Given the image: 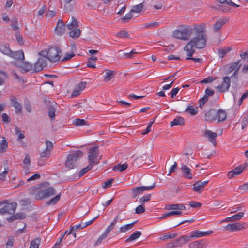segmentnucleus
Returning <instances> with one entry per match:
<instances>
[{
    "instance_id": "nucleus-33",
    "label": "nucleus",
    "mask_w": 248,
    "mask_h": 248,
    "mask_svg": "<svg viewBox=\"0 0 248 248\" xmlns=\"http://www.w3.org/2000/svg\"><path fill=\"white\" fill-rule=\"evenodd\" d=\"M204 186L201 184V181H197L193 185V190L198 193H201Z\"/></svg>"
},
{
    "instance_id": "nucleus-26",
    "label": "nucleus",
    "mask_w": 248,
    "mask_h": 248,
    "mask_svg": "<svg viewBox=\"0 0 248 248\" xmlns=\"http://www.w3.org/2000/svg\"><path fill=\"white\" fill-rule=\"evenodd\" d=\"M243 171V168L241 166H238L228 173V177L231 179L234 175H239Z\"/></svg>"
},
{
    "instance_id": "nucleus-5",
    "label": "nucleus",
    "mask_w": 248,
    "mask_h": 248,
    "mask_svg": "<svg viewBox=\"0 0 248 248\" xmlns=\"http://www.w3.org/2000/svg\"><path fill=\"white\" fill-rule=\"evenodd\" d=\"M241 60H238L237 62H232L225 66V74H229L232 71H234L233 74L231 76L232 82L236 83L238 78V72L241 67L240 64Z\"/></svg>"
},
{
    "instance_id": "nucleus-11",
    "label": "nucleus",
    "mask_w": 248,
    "mask_h": 248,
    "mask_svg": "<svg viewBox=\"0 0 248 248\" xmlns=\"http://www.w3.org/2000/svg\"><path fill=\"white\" fill-rule=\"evenodd\" d=\"M47 60L46 59L43 57H39L37 61L34 64V70L36 72H39L43 70V69L46 67Z\"/></svg>"
},
{
    "instance_id": "nucleus-42",
    "label": "nucleus",
    "mask_w": 248,
    "mask_h": 248,
    "mask_svg": "<svg viewBox=\"0 0 248 248\" xmlns=\"http://www.w3.org/2000/svg\"><path fill=\"white\" fill-rule=\"evenodd\" d=\"M81 34V31L79 29H74L69 33L70 37L73 38H78Z\"/></svg>"
},
{
    "instance_id": "nucleus-20",
    "label": "nucleus",
    "mask_w": 248,
    "mask_h": 248,
    "mask_svg": "<svg viewBox=\"0 0 248 248\" xmlns=\"http://www.w3.org/2000/svg\"><path fill=\"white\" fill-rule=\"evenodd\" d=\"M181 169L184 177L188 179H191L193 178L192 174L191 173V169L187 166L182 164Z\"/></svg>"
},
{
    "instance_id": "nucleus-54",
    "label": "nucleus",
    "mask_w": 248,
    "mask_h": 248,
    "mask_svg": "<svg viewBox=\"0 0 248 248\" xmlns=\"http://www.w3.org/2000/svg\"><path fill=\"white\" fill-rule=\"evenodd\" d=\"M145 211V209L144 203H142L141 205L137 206L135 209V213L138 214L143 213Z\"/></svg>"
},
{
    "instance_id": "nucleus-39",
    "label": "nucleus",
    "mask_w": 248,
    "mask_h": 248,
    "mask_svg": "<svg viewBox=\"0 0 248 248\" xmlns=\"http://www.w3.org/2000/svg\"><path fill=\"white\" fill-rule=\"evenodd\" d=\"M15 133L17 136V140L20 142H21V140L25 138V135L24 134L22 133V132L20 129L17 126H16L15 128Z\"/></svg>"
},
{
    "instance_id": "nucleus-14",
    "label": "nucleus",
    "mask_w": 248,
    "mask_h": 248,
    "mask_svg": "<svg viewBox=\"0 0 248 248\" xmlns=\"http://www.w3.org/2000/svg\"><path fill=\"white\" fill-rule=\"evenodd\" d=\"M217 110L215 109H210L204 114V119L206 121L212 122L217 120Z\"/></svg>"
},
{
    "instance_id": "nucleus-25",
    "label": "nucleus",
    "mask_w": 248,
    "mask_h": 248,
    "mask_svg": "<svg viewBox=\"0 0 248 248\" xmlns=\"http://www.w3.org/2000/svg\"><path fill=\"white\" fill-rule=\"evenodd\" d=\"M0 51L3 54L9 56L11 53V50L8 44L2 42L0 43Z\"/></svg>"
},
{
    "instance_id": "nucleus-41",
    "label": "nucleus",
    "mask_w": 248,
    "mask_h": 248,
    "mask_svg": "<svg viewBox=\"0 0 248 248\" xmlns=\"http://www.w3.org/2000/svg\"><path fill=\"white\" fill-rule=\"evenodd\" d=\"M232 50V47H227L218 50V55L220 58H223L226 54Z\"/></svg>"
},
{
    "instance_id": "nucleus-7",
    "label": "nucleus",
    "mask_w": 248,
    "mask_h": 248,
    "mask_svg": "<svg viewBox=\"0 0 248 248\" xmlns=\"http://www.w3.org/2000/svg\"><path fill=\"white\" fill-rule=\"evenodd\" d=\"M99 154L98 146H93L89 149L88 159L89 163L93 162V165L98 164L99 161H96Z\"/></svg>"
},
{
    "instance_id": "nucleus-61",
    "label": "nucleus",
    "mask_w": 248,
    "mask_h": 248,
    "mask_svg": "<svg viewBox=\"0 0 248 248\" xmlns=\"http://www.w3.org/2000/svg\"><path fill=\"white\" fill-rule=\"evenodd\" d=\"M8 168H5L4 171L0 173V179L2 181H4L6 178V176L8 173Z\"/></svg>"
},
{
    "instance_id": "nucleus-60",
    "label": "nucleus",
    "mask_w": 248,
    "mask_h": 248,
    "mask_svg": "<svg viewBox=\"0 0 248 248\" xmlns=\"http://www.w3.org/2000/svg\"><path fill=\"white\" fill-rule=\"evenodd\" d=\"M117 36L119 37L123 38H128L129 36L128 32L125 31H121L117 33Z\"/></svg>"
},
{
    "instance_id": "nucleus-16",
    "label": "nucleus",
    "mask_w": 248,
    "mask_h": 248,
    "mask_svg": "<svg viewBox=\"0 0 248 248\" xmlns=\"http://www.w3.org/2000/svg\"><path fill=\"white\" fill-rule=\"evenodd\" d=\"M190 236L183 235L175 240L176 247H182L183 245L191 241Z\"/></svg>"
},
{
    "instance_id": "nucleus-44",
    "label": "nucleus",
    "mask_w": 248,
    "mask_h": 248,
    "mask_svg": "<svg viewBox=\"0 0 248 248\" xmlns=\"http://www.w3.org/2000/svg\"><path fill=\"white\" fill-rule=\"evenodd\" d=\"M86 121L84 119H76L73 121V124L76 126H80L87 125Z\"/></svg>"
},
{
    "instance_id": "nucleus-29",
    "label": "nucleus",
    "mask_w": 248,
    "mask_h": 248,
    "mask_svg": "<svg viewBox=\"0 0 248 248\" xmlns=\"http://www.w3.org/2000/svg\"><path fill=\"white\" fill-rule=\"evenodd\" d=\"M217 120H218V122H223L226 119L227 114L224 110L219 109L218 111H217Z\"/></svg>"
},
{
    "instance_id": "nucleus-50",
    "label": "nucleus",
    "mask_w": 248,
    "mask_h": 248,
    "mask_svg": "<svg viewBox=\"0 0 248 248\" xmlns=\"http://www.w3.org/2000/svg\"><path fill=\"white\" fill-rule=\"evenodd\" d=\"M61 193L57 195L55 197L52 198L49 201L47 202L46 204L48 205L51 204H55L61 198Z\"/></svg>"
},
{
    "instance_id": "nucleus-36",
    "label": "nucleus",
    "mask_w": 248,
    "mask_h": 248,
    "mask_svg": "<svg viewBox=\"0 0 248 248\" xmlns=\"http://www.w3.org/2000/svg\"><path fill=\"white\" fill-rule=\"evenodd\" d=\"M93 166V162H92V163H89V164L86 167L83 168L82 170H81L79 172V177H81L87 172H88L90 170H91Z\"/></svg>"
},
{
    "instance_id": "nucleus-30",
    "label": "nucleus",
    "mask_w": 248,
    "mask_h": 248,
    "mask_svg": "<svg viewBox=\"0 0 248 248\" xmlns=\"http://www.w3.org/2000/svg\"><path fill=\"white\" fill-rule=\"evenodd\" d=\"M141 235V232L140 231H135L132 234L130 235L126 240L125 242H129L134 241L137 238H139Z\"/></svg>"
},
{
    "instance_id": "nucleus-47",
    "label": "nucleus",
    "mask_w": 248,
    "mask_h": 248,
    "mask_svg": "<svg viewBox=\"0 0 248 248\" xmlns=\"http://www.w3.org/2000/svg\"><path fill=\"white\" fill-rule=\"evenodd\" d=\"M8 143L4 138L0 143V153L5 152L7 148Z\"/></svg>"
},
{
    "instance_id": "nucleus-58",
    "label": "nucleus",
    "mask_w": 248,
    "mask_h": 248,
    "mask_svg": "<svg viewBox=\"0 0 248 248\" xmlns=\"http://www.w3.org/2000/svg\"><path fill=\"white\" fill-rule=\"evenodd\" d=\"M189 205L192 208H200L202 206V204L201 203L192 201L189 202Z\"/></svg>"
},
{
    "instance_id": "nucleus-23",
    "label": "nucleus",
    "mask_w": 248,
    "mask_h": 248,
    "mask_svg": "<svg viewBox=\"0 0 248 248\" xmlns=\"http://www.w3.org/2000/svg\"><path fill=\"white\" fill-rule=\"evenodd\" d=\"M26 217V215L24 213H17L11 216V217H7V220L9 222H12L15 220L17 219H24Z\"/></svg>"
},
{
    "instance_id": "nucleus-1",
    "label": "nucleus",
    "mask_w": 248,
    "mask_h": 248,
    "mask_svg": "<svg viewBox=\"0 0 248 248\" xmlns=\"http://www.w3.org/2000/svg\"><path fill=\"white\" fill-rule=\"evenodd\" d=\"M205 29V23L194 25L193 31L196 33V36L192 38L184 48V50L187 52V56H192L193 54L195 52L194 47L202 49L205 46L207 41Z\"/></svg>"
},
{
    "instance_id": "nucleus-19",
    "label": "nucleus",
    "mask_w": 248,
    "mask_h": 248,
    "mask_svg": "<svg viewBox=\"0 0 248 248\" xmlns=\"http://www.w3.org/2000/svg\"><path fill=\"white\" fill-rule=\"evenodd\" d=\"M10 99L12 106L16 109V113H21L22 107L21 104L17 102L16 98L14 96H11Z\"/></svg>"
},
{
    "instance_id": "nucleus-3",
    "label": "nucleus",
    "mask_w": 248,
    "mask_h": 248,
    "mask_svg": "<svg viewBox=\"0 0 248 248\" xmlns=\"http://www.w3.org/2000/svg\"><path fill=\"white\" fill-rule=\"evenodd\" d=\"M37 188L31 187L28 189L29 195H34L36 200H42L49 198L56 194V191L54 187H51L46 189L39 190L35 192L33 190Z\"/></svg>"
},
{
    "instance_id": "nucleus-53",
    "label": "nucleus",
    "mask_w": 248,
    "mask_h": 248,
    "mask_svg": "<svg viewBox=\"0 0 248 248\" xmlns=\"http://www.w3.org/2000/svg\"><path fill=\"white\" fill-rule=\"evenodd\" d=\"M7 74L2 71H0V85H2L4 80L7 78Z\"/></svg>"
},
{
    "instance_id": "nucleus-63",
    "label": "nucleus",
    "mask_w": 248,
    "mask_h": 248,
    "mask_svg": "<svg viewBox=\"0 0 248 248\" xmlns=\"http://www.w3.org/2000/svg\"><path fill=\"white\" fill-rule=\"evenodd\" d=\"M248 123V115H245L242 121V129H243Z\"/></svg>"
},
{
    "instance_id": "nucleus-52",
    "label": "nucleus",
    "mask_w": 248,
    "mask_h": 248,
    "mask_svg": "<svg viewBox=\"0 0 248 248\" xmlns=\"http://www.w3.org/2000/svg\"><path fill=\"white\" fill-rule=\"evenodd\" d=\"M50 156V152L46 149H45L43 151H42L40 154V158L45 159L46 158H48Z\"/></svg>"
},
{
    "instance_id": "nucleus-38",
    "label": "nucleus",
    "mask_w": 248,
    "mask_h": 248,
    "mask_svg": "<svg viewBox=\"0 0 248 248\" xmlns=\"http://www.w3.org/2000/svg\"><path fill=\"white\" fill-rule=\"evenodd\" d=\"M114 76L113 71L111 70H106L104 76V80L110 81Z\"/></svg>"
},
{
    "instance_id": "nucleus-43",
    "label": "nucleus",
    "mask_w": 248,
    "mask_h": 248,
    "mask_svg": "<svg viewBox=\"0 0 248 248\" xmlns=\"http://www.w3.org/2000/svg\"><path fill=\"white\" fill-rule=\"evenodd\" d=\"M186 112H187L191 115H195L198 113V107H196L195 108L192 106H189L185 110Z\"/></svg>"
},
{
    "instance_id": "nucleus-21",
    "label": "nucleus",
    "mask_w": 248,
    "mask_h": 248,
    "mask_svg": "<svg viewBox=\"0 0 248 248\" xmlns=\"http://www.w3.org/2000/svg\"><path fill=\"white\" fill-rule=\"evenodd\" d=\"M83 223H81L80 224L76 225L74 226H71L70 230L68 232V233L67 234V235L66 236V237L65 238V240L66 239H69L71 238V237H73L74 238H76V233H73V232L74 231H75L78 229L84 228V227H83Z\"/></svg>"
},
{
    "instance_id": "nucleus-48",
    "label": "nucleus",
    "mask_w": 248,
    "mask_h": 248,
    "mask_svg": "<svg viewBox=\"0 0 248 248\" xmlns=\"http://www.w3.org/2000/svg\"><path fill=\"white\" fill-rule=\"evenodd\" d=\"M17 22L18 20L16 17H13L11 20V26L14 31L19 29Z\"/></svg>"
},
{
    "instance_id": "nucleus-59",
    "label": "nucleus",
    "mask_w": 248,
    "mask_h": 248,
    "mask_svg": "<svg viewBox=\"0 0 248 248\" xmlns=\"http://www.w3.org/2000/svg\"><path fill=\"white\" fill-rule=\"evenodd\" d=\"M15 239L14 236H10L8 237V241L6 244V247L8 248V247H12L13 246L14 244Z\"/></svg>"
},
{
    "instance_id": "nucleus-49",
    "label": "nucleus",
    "mask_w": 248,
    "mask_h": 248,
    "mask_svg": "<svg viewBox=\"0 0 248 248\" xmlns=\"http://www.w3.org/2000/svg\"><path fill=\"white\" fill-rule=\"evenodd\" d=\"M143 8V5L142 3H140L138 5H135L133 7L131 10V12L133 13H140L141 12Z\"/></svg>"
},
{
    "instance_id": "nucleus-32",
    "label": "nucleus",
    "mask_w": 248,
    "mask_h": 248,
    "mask_svg": "<svg viewBox=\"0 0 248 248\" xmlns=\"http://www.w3.org/2000/svg\"><path fill=\"white\" fill-rule=\"evenodd\" d=\"M128 167V165L126 163H124L121 165V164H119L117 165L114 166L113 167V170L114 171H120L122 172L125 170Z\"/></svg>"
},
{
    "instance_id": "nucleus-40",
    "label": "nucleus",
    "mask_w": 248,
    "mask_h": 248,
    "mask_svg": "<svg viewBox=\"0 0 248 248\" xmlns=\"http://www.w3.org/2000/svg\"><path fill=\"white\" fill-rule=\"evenodd\" d=\"M41 241V239L40 238H37L36 239L31 241V242L29 248H39Z\"/></svg>"
},
{
    "instance_id": "nucleus-35",
    "label": "nucleus",
    "mask_w": 248,
    "mask_h": 248,
    "mask_svg": "<svg viewBox=\"0 0 248 248\" xmlns=\"http://www.w3.org/2000/svg\"><path fill=\"white\" fill-rule=\"evenodd\" d=\"M203 245V242L201 241H195L190 243L188 247L189 248H202Z\"/></svg>"
},
{
    "instance_id": "nucleus-24",
    "label": "nucleus",
    "mask_w": 248,
    "mask_h": 248,
    "mask_svg": "<svg viewBox=\"0 0 248 248\" xmlns=\"http://www.w3.org/2000/svg\"><path fill=\"white\" fill-rule=\"evenodd\" d=\"M228 19H219L215 23L213 26V30L215 32H217L221 28V27L224 25L227 21Z\"/></svg>"
},
{
    "instance_id": "nucleus-34",
    "label": "nucleus",
    "mask_w": 248,
    "mask_h": 248,
    "mask_svg": "<svg viewBox=\"0 0 248 248\" xmlns=\"http://www.w3.org/2000/svg\"><path fill=\"white\" fill-rule=\"evenodd\" d=\"M136 222V221H135L131 223L127 224L121 227L119 229V232H124L128 231L133 227Z\"/></svg>"
},
{
    "instance_id": "nucleus-12",
    "label": "nucleus",
    "mask_w": 248,
    "mask_h": 248,
    "mask_svg": "<svg viewBox=\"0 0 248 248\" xmlns=\"http://www.w3.org/2000/svg\"><path fill=\"white\" fill-rule=\"evenodd\" d=\"M57 105L55 102L49 101L47 104V108L48 110V115L51 120H53L55 117L56 106Z\"/></svg>"
},
{
    "instance_id": "nucleus-10",
    "label": "nucleus",
    "mask_w": 248,
    "mask_h": 248,
    "mask_svg": "<svg viewBox=\"0 0 248 248\" xmlns=\"http://www.w3.org/2000/svg\"><path fill=\"white\" fill-rule=\"evenodd\" d=\"M231 77L229 76H225L223 78L222 83L217 87L220 92L223 93L229 90L231 85Z\"/></svg>"
},
{
    "instance_id": "nucleus-28",
    "label": "nucleus",
    "mask_w": 248,
    "mask_h": 248,
    "mask_svg": "<svg viewBox=\"0 0 248 248\" xmlns=\"http://www.w3.org/2000/svg\"><path fill=\"white\" fill-rule=\"evenodd\" d=\"M184 119L181 116H177L173 121L171 122L170 125L171 126L173 127L174 126L183 125L184 124Z\"/></svg>"
},
{
    "instance_id": "nucleus-45",
    "label": "nucleus",
    "mask_w": 248,
    "mask_h": 248,
    "mask_svg": "<svg viewBox=\"0 0 248 248\" xmlns=\"http://www.w3.org/2000/svg\"><path fill=\"white\" fill-rule=\"evenodd\" d=\"M110 232H108L107 230H105V231L104 232L102 233V235H101L98 238L96 242V244H95V245L98 244H100L102 242V241L104 240L105 239H106L108 235V234Z\"/></svg>"
},
{
    "instance_id": "nucleus-31",
    "label": "nucleus",
    "mask_w": 248,
    "mask_h": 248,
    "mask_svg": "<svg viewBox=\"0 0 248 248\" xmlns=\"http://www.w3.org/2000/svg\"><path fill=\"white\" fill-rule=\"evenodd\" d=\"M182 213V212L180 211H171L170 212L162 215V216L160 217V219H164L168 217L174 215H181Z\"/></svg>"
},
{
    "instance_id": "nucleus-9",
    "label": "nucleus",
    "mask_w": 248,
    "mask_h": 248,
    "mask_svg": "<svg viewBox=\"0 0 248 248\" xmlns=\"http://www.w3.org/2000/svg\"><path fill=\"white\" fill-rule=\"evenodd\" d=\"M17 206V204L15 202L7 204L0 209V214H13L16 210Z\"/></svg>"
},
{
    "instance_id": "nucleus-46",
    "label": "nucleus",
    "mask_w": 248,
    "mask_h": 248,
    "mask_svg": "<svg viewBox=\"0 0 248 248\" xmlns=\"http://www.w3.org/2000/svg\"><path fill=\"white\" fill-rule=\"evenodd\" d=\"M21 67L25 71V72H28L32 69L33 65L27 62H23Z\"/></svg>"
},
{
    "instance_id": "nucleus-27",
    "label": "nucleus",
    "mask_w": 248,
    "mask_h": 248,
    "mask_svg": "<svg viewBox=\"0 0 248 248\" xmlns=\"http://www.w3.org/2000/svg\"><path fill=\"white\" fill-rule=\"evenodd\" d=\"M165 209L167 210H183L186 209L183 204H173L166 205Z\"/></svg>"
},
{
    "instance_id": "nucleus-22",
    "label": "nucleus",
    "mask_w": 248,
    "mask_h": 248,
    "mask_svg": "<svg viewBox=\"0 0 248 248\" xmlns=\"http://www.w3.org/2000/svg\"><path fill=\"white\" fill-rule=\"evenodd\" d=\"M9 56L17 60L23 61L25 59L24 54L22 50L17 51H13L11 50V53L9 54Z\"/></svg>"
},
{
    "instance_id": "nucleus-18",
    "label": "nucleus",
    "mask_w": 248,
    "mask_h": 248,
    "mask_svg": "<svg viewBox=\"0 0 248 248\" xmlns=\"http://www.w3.org/2000/svg\"><path fill=\"white\" fill-rule=\"evenodd\" d=\"M213 231H209L206 232H201L199 230H196L195 231H192L190 232V237L191 238H199L201 237L205 236H207L208 235L211 234L212 233Z\"/></svg>"
},
{
    "instance_id": "nucleus-62",
    "label": "nucleus",
    "mask_w": 248,
    "mask_h": 248,
    "mask_svg": "<svg viewBox=\"0 0 248 248\" xmlns=\"http://www.w3.org/2000/svg\"><path fill=\"white\" fill-rule=\"evenodd\" d=\"M45 143L46 145V148L45 149L51 151L53 147V144L51 141H49L48 140H46L45 141Z\"/></svg>"
},
{
    "instance_id": "nucleus-64",
    "label": "nucleus",
    "mask_w": 248,
    "mask_h": 248,
    "mask_svg": "<svg viewBox=\"0 0 248 248\" xmlns=\"http://www.w3.org/2000/svg\"><path fill=\"white\" fill-rule=\"evenodd\" d=\"M240 56L242 59L248 62V49L246 52H241Z\"/></svg>"
},
{
    "instance_id": "nucleus-56",
    "label": "nucleus",
    "mask_w": 248,
    "mask_h": 248,
    "mask_svg": "<svg viewBox=\"0 0 248 248\" xmlns=\"http://www.w3.org/2000/svg\"><path fill=\"white\" fill-rule=\"evenodd\" d=\"M208 100V97L206 95H205L202 98H201L199 100V107L202 108Z\"/></svg>"
},
{
    "instance_id": "nucleus-55",
    "label": "nucleus",
    "mask_w": 248,
    "mask_h": 248,
    "mask_svg": "<svg viewBox=\"0 0 248 248\" xmlns=\"http://www.w3.org/2000/svg\"><path fill=\"white\" fill-rule=\"evenodd\" d=\"M177 235V233H173V234H169L168 233H166L164 234V235L160 238V239L162 240H167L168 239H173L175 238Z\"/></svg>"
},
{
    "instance_id": "nucleus-4",
    "label": "nucleus",
    "mask_w": 248,
    "mask_h": 248,
    "mask_svg": "<svg viewBox=\"0 0 248 248\" xmlns=\"http://www.w3.org/2000/svg\"><path fill=\"white\" fill-rule=\"evenodd\" d=\"M193 30V27L190 26L183 27L182 29L174 30L172 32V36L180 40H188Z\"/></svg>"
},
{
    "instance_id": "nucleus-13",
    "label": "nucleus",
    "mask_w": 248,
    "mask_h": 248,
    "mask_svg": "<svg viewBox=\"0 0 248 248\" xmlns=\"http://www.w3.org/2000/svg\"><path fill=\"white\" fill-rule=\"evenodd\" d=\"M244 223H235L232 224H228L225 228L224 229L226 231H237L244 228Z\"/></svg>"
},
{
    "instance_id": "nucleus-57",
    "label": "nucleus",
    "mask_w": 248,
    "mask_h": 248,
    "mask_svg": "<svg viewBox=\"0 0 248 248\" xmlns=\"http://www.w3.org/2000/svg\"><path fill=\"white\" fill-rule=\"evenodd\" d=\"M215 78L212 76H208V77L205 78L204 79L200 81L201 83H211L213 81H214Z\"/></svg>"
},
{
    "instance_id": "nucleus-6",
    "label": "nucleus",
    "mask_w": 248,
    "mask_h": 248,
    "mask_svg": "<svg viewBox=\"0 0 248 248\" xmlns=\"http://www.w3.org/2000/svg\"><path fill=\"white\" fill-rule=\"evenodd\" d=\"M83 152L79 150L69 154L65 161V167L69 169L76 167L78 160L83 156Z\"/></svg>"
},
{
    "instance_id": "nucleus-51",
    "label": "nucleus",
    "mask_w": 248,
    "mask_h": 248,
    "mask_svg": "<svg viewBox=\"0 0 248 248\" xmlns=\"http://www.w3.org/2000/svg\"><path fill=\"white\" fill-rule=\"evenodd\" d=\"M244 213L243 212H239L237 214L231 216V218L232 219V222H234L240 220L244 217Z\"/></svg>"
},
{
    "instance_id": "nucleus-8",
    "label": "nucleus",
    "mask_w": 248,
    "mask_h": 248,
    "mask_svg": "<svg viewBox=\"0 0 248 248\" xmlns=\"http://www.w3.org/2000/svg\"><path fill=\"white\" fill-rule=\"evenodd\" d=\"M156 187L155 183L151 186L137 187L131 189L132 196L135 198L137 196L142 194L145 191L154 189Z\"/></svg>"
},
{
    "instance_id": "nucleus-17",
    "label": "nucleus",
    "mask_w": 248,
    "mask_h": 248,
    "mask_svg": "<svg viewBox=\"0 0 248 248\" xmlns=\"http://www.w3.org/2000/svg\"><path fill=\"white\" fill-rule=\"evenodd\" d=\"M204 135L206 138H208L209 141L211 142L214 146L216 145V139L217 137L216 133L213 132L209 130H206L204 131Z\"/></svg>"
},
{
    "instance_id": "nucleus-15",
    "label": "nucleus",
    "mask_w": 248,
    "mask_h": 248,
    "mask_svg": "<svg viewBox=\"0 0 248 248\" xmlns=\"http://www.w3.org/2000/svg\"><path fill=\"white\" fill-rule=\"evenodd\" d=\"M65 31V25L63 23L62 19H59L57 23L56 27L55 29V31L58 35H62Z\"/></svg>"
},
{
    "instance_id": "nucleus-2",
    "label": "nucleus",
    "mask_w": 248,
    "mask_h": 248,
    "mask_svg": "<svg viewBox=\"0 0 248 248\" xmlns=\"http://www.w3.org/2000/svg\"><path fill=\"white\" fill-rule=\"evenodd\" d=\"M38 54L49 60L52 62H58L60 59L62 53L59 47L50 46L47 49L43 50Z\"/></svg>"
},
{
    "instance_id": "nucleus-37",
    "label": "nucleus",
    "mask_w": 248,
    "mask_h": 248,
    "mask_svg": "<svg viewBox=\"0 0 248 248\" xmlns=\"http://www.w3.org/2000/svg\"><path fill=\"white\" fill-rule=\"evenodd\" d=\"M72 22L67 25V28L70 30L73 29L74 28L79 26V22H78L75 17L72 16Z\"/></svg>"
}]
</instances>
